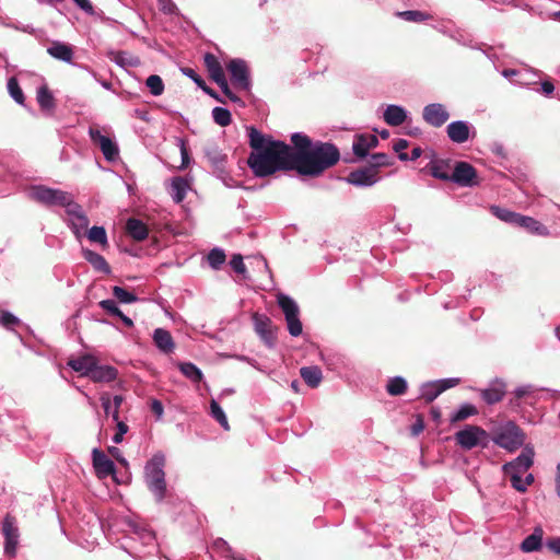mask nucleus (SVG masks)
I'll use <instances>...</instances> for the list:
<instances>
[{
	"label": "nucleus",
	"mask_w": 560,
	"mask_h": 560,
	"mask_svg": "<svg viewBox=\"0 0 560 560\" xmlns=\"http://www.w3.org/2000/svg\"><path fill=\"white\" fill-rule=\"evenodd\" d=\"M246 130L248 143L252 148L247 164L256 177L262 178L278 171L293 170L288 160L289 144L280 140H273L254 126L247 127Z\"/></svg>",
	"instance_id": "f257e3e1"
},
{
	"label": "nucleus",
	"mask_w": 560,
	"mask_h": 560,
	"mask_svg": "<svg viewBox=\"0 0 560 560\" xmlns=\"http://www.w3.org/2000/svg\"><path fill=\"white\" fill-rule=\"evenodd\" d=\"M30 196L33 200L48 207H63L69 217L68 226L77 238H80L82 233L88 229V215L83 211L82 207L73 200V196L70 192L44 185H37L31 189Z\"/></svg>",
	"instance_id": "f03ea898"
},
{
	"label": "nucleus",
	"mask_w": 560,
	"mask_h": 560,
	"mask_svg": "<svg viewBox=\"0 0 560 560\" xmlns=\"http://www.w3.org/2000/svg\"><path fill=\"white\" fill-rule=\"evenodd\" d=\"M339 159L340 152L335 144L316 141L307 152H301L300 160L294 164L293 170L300 175L318 176L336 165Z\"/></svg>",
	"instance_id": "7ed1b4c3"
},
{
	"label": "nucleus",
	"mask_w": 560,
	"mask_h": 560,
	"mask_svg": "<svg viewBox=\"0 0 560 560\" xmlns=\"http://www.w3.org/2000/svg\"><path fill=\"white\" fill-rule=\"evenodd\" d=\"M166 457L163 452H155L143 467V481L156 503L167 497L165 474Z\"/></svg>",
	"instance_id": "20e7f679"
},
{
	"label": "nucleus",
	"mask_w": 560,
	"mask_h": 560,
	"mask_svg": "<svg viewBox=\"0 0 560 560\" xmlns=\"http://www.w3.org/2000/svg\"><path fill=\"white\" fill-rule=\"evenodd\" d=\"M128 526V546L125 547L126 551L137 559H142L151 555L156 549V539L154 532L145 524L136 521L127 520Z\"/></svg>",
	"instance_id": "39448f33"
},
{
	"label": "nucleus",
	"mask_w": 560,
	"mask_h": 560,
	"mask_svg": "<svg viewBox=\"0 0 560 560\" xmlns=\"http://www.w3.org/2000/svg\"><path fill=\"white\" fill-rule=\"evenodd\" d=\"M495 445L509 453H514L525 446V432L512 420L505 421L499 425L490 438Z\"/></svg>",
	"instance_id": "423d86ee"
},
{
	"label": "nucleus",
	"mask_w": 560,
	"mask_h": 560,
	"mask_svg": "<svg viewBox=\"0 0 560 560\" xmlns=\"http://www.w3.org/2000/svg\"><path fill=\"white\" fill-rule=\"evenodd\" d=\"M455 440L464 450H472L477 446L486 448L490 443V435L481 427L467 424L455 433Z\"/></svg>",
	"instance_id": "0eeeda50"
},
{
	"label": "nucleus",
	"mask_w": 560,
	"mask_h": 560,
	"mask_svg": "<svg viewBox=\"0 0 560 560\" xmlns=\"http://www.w3.org/2000/svg\"><path fill=\"white\" fill-rule=\"evenodd\" d=\"M277 302L284 314L289 334L292 337L300 336L303 326L300 320V308L296 302L291 296L283 293L278 294Z\"/></svg>",
	"instance_id": "6e6552de"
},
{
	"label": "nucleus",
	"mask_w": 560,
	"mask_h": 560,
	"mask_svg": "<svg viewBox=\"0 0 560 560\" xmlns=\"http://www.w3.org/2000/svg\"><path fill=\"white\" fill-rule=\"evenodd\" d=\"M88 133L91 141L100 148L107 162L114 163L119 159V147L113 138L103 135L100 129L94 127H90Z\"/></svg>",
	"instance_id": "1a4fd4ad"
},
{
	"label": "nucleus",
	"mask_w": 560,
	"mask_h": 560,
	"mask_svg": "<svg viewBox=\"0 0 560 560\" xmlns=\"http://www.w3.org/2000/svg\"><path fill=\"white\" fill-rule=\"evenodd\" d=\"M534 456V447L530 444H527L524 446L522 453L517 457L503 464L502 471L505 476L513 474H524L533 466Z\"/></svg>",
	"instance_id": "9d476101"
},
{
	"label": "nucleus",
	"mask_w": 560,
	"mask_h": 560,
	"mask_svg": "<svg viewBox=\"0 0 560 560\" xmlns=\"http://www.w3.org/2000/svg\"><path fill=\"white\" fill-rule=\"evenodd\" d=\"M343 180L360 188L372 187L380 180L378 170L370 166L358 168L351 171Z\"/></svg>",
	"instance_id": "9b49d317"
},
{
	"label": "nucleus",
	"mask_w": 560,
	"mask_h": 560,
	"mask_svg": "<svg viewBox=\"0 0 560 560\" xmlns=\"http://www.w3.org/2000/svg\"><path fill=\"white\" fill-rule=\"evenodd\" d=\"M228 70L231 75L232 83L241 90L249 91L252 86L249 70L247 63L243 59H232L228 63Z\"/></svg>",
	"instance_id": "f8f14e48"
},
{
	"label": "nucleus",
	"mask_w": 560,
	"mask_h": 560,
	"mask_svg": "<svg viewBox=\"0 0 560 560\" xmlns=\"http://www.w3.org/2000/svg\"><path fill=\"white\" fill-rule=\"evenodd\" d=\"M537 390L538 388L533 384L520 385L513 390V397L510 399L509 405L513 410L521 411L523 404L522 400L524 399L525 404L530 407H535L538 400Z\"/></svg>",
	"instance_id": "ddd939ff"
},
{
	"label": "nucleus",
	"mask_w": 560,
	"mask_h": 560,
	"mask_svg": "<svg viewBox=\"0 0 560 560\" xmlns=\"http://www.w3.org/2000/svg\"><path fill=\"white\" fill-rule=\"evenodd\" d=\"M2 535L4 537V552L9 557H14L19 545L20 533L15 518L5 515L2 521Z\"/></svg>",
	"instance_id": "4468645a"
},
{
	"label": "nucleus",
	"mask_w": 560,
	"mask_h": 560,
	"mask_svg": "<svg viewBox=\"0 0 560 560\" xmlns=\"http://www.w3.org/2000/svg\"><path fill=\"white\" fill-rule=\"evenodd\" d=\"M452 183L462 187H472L478 184L475 167L467 162H457L452 172Z\"/></svg>",
	"instance_id": "2eb2a0df"
},
{
	"label": "nucleus",
	"mask_w": 560,
	"mask_h": 560,
	"mask_svg": "<svg viewBox=\"0 0 560 560\" xmlns=\"http://www.w3.org/2000/svg\"><path fill=\"white\" fill-rule=\"evenodd\" d=\"M505 393L506 383L499 377L491 380L486 388L479 389L481 399L489 406L500 402Z\"/></svg>",
	"instance_id": "dca6fc26"
},
{
	"label": "nucleus",
	"mask_w": 560,
	"mask_h": 560,
	"mask_svg": "<svg viewBox=\"0 0 560 560\" xmlns=\"http://www.w3.org/2000/svg\"><path fill=\"white\" fill-rule=\"evenodd\" d=\"M423 120L435 128L442 127L450 118L446 107L441 103H431L423 107Z\"/></svg>",
	"instance_id": "f3484780"
},
{
	"label": "nucleus",
	"mask_w": 560,
	"mask_h": 560,
	"mask_svg": "<svg viewBox=\"0 0 560 560\" xmlns=\"http://www.w3.org/2000/svg\"><path fill=\"white\" fill-rule=\"evenodd\" d=\"M291 142L293 143V148L289 145V156L288 160L294 168V164L300 160V154L307 152L313 145L311 138L303 132H294L291 136Z\"/></svg>",
	"instance_id": "a211bd4d"
},
{
	"label": "nucleus",
	"mask_w": 560,
	"mask_h": 560,
	"mask_svg": "<svg viewBox=\"0 0 560 560\" xmlns=\"http://www.w3.org/2000/svg\"><path fill=\"white\" fill-rule=\"evenodd\" d=\"M253 323L256 334L269 347L275 346L276 336L272 331L271 320L268 316L255 313L253 315Z\"/></svg>",
	"instance_id": "6ab92c4d"
},
{
	"label": "nucleus",
	"mask_w": 560,
	"mask_h": 560,
	"mask_svg": "<svg viewBox=\"0 0 560 560\" xmlns=\"http://www.w3.org/2000/svg\"><path fill=\"white\" fill-rule=\"evenodd\" d=\"M93 466L98 477L104 478L115 474L116 466L114 462L108 458L104 452L98 448L92 451Z\"/></svg>",
	"instance_id": "aec40b11"
},
{
	"label": "nucleus",
	"mask_w": 560,
	"mask_h": 560,
	"mask_svg": "<svg viewBox=\"0 0 560 560\" xmlns=\"http://www.w3.org/2000/svg\"><path fill=\"white\" fill-rule=\"evenodd\" d=\"M447 137L454 143H464L470 138V125L466 120H455L447 125Z\"/></svg>",
	"instance_id": "412c9836"
},
{
	"label": "nucleus",
	"mask_w": 560,
	"mask_h": 560,
	"mask_svg": "<svg viewBox=\"0 0 560 560\" xmlns=\"http://www.w3.org/2000/svg\"><path fill=\"white\" fill-rule=\"evenodd\" d=\"M205 156L207 158L214 172L219 173L220 175L225 172L228 156L217 145L211 144L206 147Z\"/></svg>",
	"instance_id": "4be33fe9"
},
{
	"label": "nucleus",
	"mask_w": 560,
	"mask_h": 560,
	"mask_svg": "<svg viewBox=\"0 0 560 560\" xmlns=\"http://www.w3.org/2000/svg\"><path fill=\"white\" fill-rule=\"evenodd\" d=\"M97 362V359L91 354H85L75 359H71L68 365L75 372L80 373L81 376H91L93 369Z\"/></svg>",
	"instance_id": "5701e85b"
},
{
	"label": "nucleus",
	"mask_w": 560,
	"mask_h": 560,
	"mask_svg": "<svg viewBox=\"0 0 560 560\" xmlns=\"http://www.w3.org/2000/svg\"><path fill=\"white\" fill-rule=\"evenodd\" d=\"M516 226L522 228L528 233L537 236H548L550 233L548 228L541 222L532 217L523 214H520Z\"/></svg>",
	"instance_id": "b1692460"
},
{
	"label": "nucleus",
	"mask_w": 560,
	"mask_h": 560,
	"mask_svg": "<svg viewBox=\"0 0 560 560\" xmlns=\"http://www.w3.org/2000/svg\"><path fill=\"white\" fill-rule=\"evenodd\" d=\"M378 143V139L374 135H360L355 137L352 150L358 158H365L369 150L375 148Z\"/></svg>",
	"instance_id": "393cba45"
},
{
	"label": "nucleus",
	"mask_w": 560,
	"mask_h": 560,
	"mask_svg": "<svg viewBox=\"0 0 560 560\" xmlns=\"http://www.w3.org/2000/svg\"><path fill=\"white\" fill-rule=\"evenodd\" d=\"M118 371L113 365L107 364H98V361L96 362L93 372L90 376V380L94 383H109L117 378Z\"/></svg>",
	"instance_id": "a878e982"
},
{
	"label": "nucleus",
	"mask_w": 560,
	"mask_h": 560,
	"mask_svg": "<svg viewBox=\"0 0 560 560\" xmlns=\"http://www.w3.org/2000/svg\"><path fill=\"white\" fill-rule=\"evenodd\" d=\"M153 340L156 348L165 354L172 353L175 349L171 332L164 328H156L153 331Z\"/></svg>",
	"instance_id": "bb28decb"
},
{
	"label": "nucleus",
	"mask_w": 560,
	"mask_h": 560,
	"mask_svg": "<svg viewBox=\"0 0 560 560\" xmlns=\"http://www.w3.org/2000/svg\"><path fill=\"white\" fill-rule=\"evenodd\" d=\"M407 116L408 113L402 106L392 104L384 110L383 118L387 125L396 127L402 125Z\"/></svg>",
	"instance_id": "cd10ccee"
},
{
	"label": "nucleus",
	"mask_w": 560,
	"mask_h": 560,
	"mask_svg": "<svg viewBox=\"0 0 560 560\" xmlns=\"http://www.w3.org/2000/svg\"><path fill=\"white\" fill-rule=\"evenodd\" d=\"M47 52L55 59L72 63L73 50L68 44L58 40L54 42L51 46L47 48Z\"/></svg>",
	"instance_id": "c85d7f7f"
},
{
	"label": "nucleus",
	"mask_w": 560,
	"mask_h": 560,
	"mask_svg": "<svg viewBox=\"0 0 560 560\" xmlns=\"http://www.w3.org/2000/svg\"><path fill=\"white\" fill-rule=\"evenodd\" d=\"M82 255L84 257V259L96 270V271H100V272H103L105 275H109L110 273V267L109 265L107 264V261L105 260V258L92 250V249H89V248H83L82 249Z\"/></svg>",
	"instance_id": "c756f323"
},
{
	"label": "nucleus",
	"mask_w": 560,
	"mask_h": 560,
	"mask_svg": "<svg viewBox=\"0 0 560 560\" xmlns=\"http://www.w3.org/2000/svg\"><path fill=\"white\" fill-rule=\"evenodd\" d=\"M300 375L311 388L318 387L323 380L322 370L317 365L301 368Z\"/></svg>",
	"instance_id": "7c9ffc66"
},
{
	"label": "nucleus",
	"mask_w": 560,
	"mask_h": 560,
	"mask_svg": "<svg viewBox=\"0 0 560 560\" xmlns=\"http://www.w3.org/2000/svg\"><path fill=\"white\" fill-rule=\"evenodd\" d=\"M36 100L42 110L51 113L56 108L54 94L46 84L37 89Z\"/></svg>",
	"instance_id": "2f4dec72"
},
{
	"label": "nucleus",
	"mask_w": 560,
	"mask_h": 560,
	"mask_svg": "<svg viewBox=\"0 0 560 560\" xmlns=\"http://www.w3.org/2000/svg\"><path fill=\"white\" fill-rule=\"evenodd\" d=\"M108 56H110V60L114 61L120 68H135L140 65V59L128 51H110Z\"/></svg>",
	"instance_id": "473e14b6"
},
{
	"label": "nucleus",
	"mask_w": 560,
	"mask_h": 560,
	"mask_svg": "<svg viewBox=\"0 0 560 560\" xmlns=\"http://www.w3.org/2000/svg\"><path fill=\"white\" fill-rule=\"evenodd\" d=\"M126 229L128 234L136 241H143L148 237L147 225L139 219L130 218L127 220Z\"/></svg>",
	"instance_id": "72a5a7b5"
},
{
	"label": "nucleus",
	"mask_w": 560,
	"mask_h": 560,
	"mask_svg": "<svg viewBox=\"0 0 560 560\" xmlns=\"http://www.w3.org/2000/svg\"><path fill=\"white\" fill-rule=\"evenodd\" d=\"M188 183L183 177H175L171 183V196L176 203L182 202L187 194Z\"/></svg>",
	"instance_id": "f704fd0d"
},
{
	"label": "nucleus",
	"mask_w": 560,
	"mask_h": 560,
	"mask_svg": "<svg viewBox=\"0 0 560 560\" xmlns=\"http://www.w3.org/2000/svg\"><path fill=\"white\" fill-rule=\"evenodd\" d=\"M203 59H205V65L207 67L209 75L213 81H217L218 79L225 75L220 61L213 54L207 52L205 55Z\"/></svg>",
	"instance_id": "c9c22d12"
},
{
	"label": "nucleus",
	"mask_w": 560,
	"mask_h": 560,
	"mask_svg": "<svg viewBox=\"0 0 560 560\" xmlns=\"http://www.w3.org/2000/svg\"><path fill=\"white\" fill-rule=\"evenodd\" d=\"M442 394L436 381H429L420 386V398L427 402H432Z\"/></svg>",
	"instance_id": "e433bc0d"
},
{
	"label": "nucleus",
	"mask_w": 560,
	"mask_h": 560,
	"mask_svg": "<svg viewBox=\"0 0 560 560\" xmlns=\"http://www.w3.org/2000/svg\"><path fill=\"white\" fill-rule=\"evenodd\" d=\"M491 213L498 218L499 220L515 225L517 224L518 218L521 213L498 207V206H491L490 208Z\"/></svg>",
	"instance_id": "4c0bfd02"
},
{
	"label": "nucleus",
	"mask_w": 560,
	"mask_h": 560,
	"mask_svg": "<svg viewBox=\"0 0 560 560\" xmlns=\"http://www.w3.org/2000/svg\"><path fill=\"white\" fill-rule=\"evenodd\" d=\"M478 413L477 408L469 402H464L459 406V408L452 412L450 420L451 422H459L463 421L471 416H475Z\"/></svg>",
	"instance_id": "58836bf2"
},
{
	"label": "nucleus",
	"mask_w": 560,
	"mask_h": 560,
	"mask_svg": "<svg viewBox=\"0 0 560 560\" xmlns=\"http://www.w3.org/2000/svg\"><path fill=\"white\" fill-rule=\"evenodd\" d=\"M407 381L402 376L390 377L386 384V390L390 396H400L406 393Z\"/></svg>",
	"instance_id": "ea45409f"
},
{
	"label": "nucleus",
	"mask_w": 560,
	"mask_h": 560,
	"mask_svg": "<svg viewBox=\"0 0 560 560\" xmlns=\"http://www.w3.org/2000/svg\"><path fill=\"white\" fill-rule=\"evenodd\" d=\"M541 547V529H536L532 535L527 536L521 544L524 552H534Z\"/></svg>",
	"instance_id": "a19ab883"
},
{
	"label": "nucleus",
	"mask_w": 560,
	"mask_h": 560,
	"mask_svg": "<svg viewBox=\"0 0 560 560\" xmlns=\"http://www.w3.org/2000/svg\"><path fill=\"white\" fill-rule=\"evenodd\" d=\"M178 368L179 371L194 383L200 382L203 377L201 370L191 362H180Z\"/></svg>",
	"instance_id": "79ce46f5"
},
{
	"label": "nucleus",
	"mask_w": 560,
	"mask_h": 560,
	"mask_svg": "<svg viewBox=\"0 0 560 560\" xmlns=\"http://www.w3.org/2000/svg\"><path fill=\"white\" fill-rule=\"evenodd\" d=\"M210 416L219 422L224 431L230 430V424L228 421V417L224 410L221 408L219 402L215 399H211L210 401Z\"/></svg>",
	"instance_id": "37998d69"
},
{
	"label": "nucleus",
	"mask_w": 560,
	"mask_h": 560,
	"mask_svg": "<svg viewBox=\"0 0 560 560\" xmlns=\"http://www.w3.org/2000/svg\"><path fill=\"white\" fill-rule=\"evenodd\" d=\"M122 402L124 397L121 395L114 396L115 410L112 412V419L116 422L117 432L125 435L128 432L129 427L124 421L119 420V408Z\"/></svg>",
	"instance_id": "c03bdc74"
},
{
	"label": "nucleus",
	"mask_w": 560,
	"mask_h": 560,
	"mask_svg": "<svg viewBox=\"0 0 560 560\" xmlns=\"http://www.w3.org/2000/svg\"><path fill=\"white\" fill-rule=\"evenodd\" d=\"M225 259H226V255H225L224 250L219 247L212 248L207 255L208 265L213 270H219L222 267V265L225 262Z\"/></svg>",
	"instance_id": "a18cd8bd"
},
{
	"label": "nucleus",
	"mask_w": 560,
	"mask_h": 560,
	"mask_svg": "<svg viewBox=\"0 0 560 560\" xmlns=\"http://www.w3.org/2000/svg\"><path fill=\"white\" fill-rule=\"evenodd\" d=\"M8 92L10 96L19 104L24 105L25 97L22 89L20 88L19 81L15 77H11L7 83Z\"/></svg>",
	"instance_id": "49530a36"
},
{
	"label": "nucleus",
	"mask_w": 560,
	"mask_h": 560,
	"mask_svg": "<svg viewBox=\"0 0 560 560\" xmlns=\"http://www.w3.org/2000/svg\"><path fill=\"white\" fill-rule=\"evenodd\" d=\"M212 118L214 122L221 127H226L232 121V115L225 107L217 106L212 109Z\"/></svg>",
	"instance_id": "de8ad7c7"
},
{
	"label": "nucleus",
	"mask_w": 560,
	"mask_h": 560,
	"mask_svg": "<svg viewBox=\"0 0 560 560\" xmlns=\"http://www.w3.org/2000/svg\"><path fill=\"white\" fill-rule=\"evenodd\" d=\"M88 238L91 242L97 243L102 246H106L108 244L106 230L103 226H92L88 232Z\"/></svg>",
	"instance_id": "09e8293b"
},
{
	"label": "nucleus",
	"mask_w": 560,
	"mask_h": 560,
	"mask_svg": "<svg viewBox=\"0 0 560 560\" xmlns=\"http://www.w3.org/2000/svg\"><path fill=\"white\" fill-rule=\"evenodd\" d=\"M145 85L154 96H160L164 92L163 80L158 74L149 75L145 80Z\"/></svg>",
	"instance_id": "8fccbe9b"
},
{
	"label": "nucleus",
	"mask_w": 560,
	"mask_h": 560,
	"mask_svg": "<svg viewBox=\"0 0 560 560\" xmlns=\"http://www.w3.org/2000/svg\"><path fill=\"white\" fill-rule=\"evenodd\" d=\"M396 15L405 21L416 23L423 22L429 19V14L418 10L399 11Z\"/></svg>",
	"instance_id": "3c124183"
},
{
	"label": "nucleus",
	"mask_w": 560,
	"mask_h": 560,
	"mask_svg": "<svg viewBox=\"0 0 560 560\" xmlns=\"http://www.w3.org/2000/svg\"><path fill=\"white\" fill-rule=\"evenodd\" d=\"M113 295L120 302V303H124V304H131V303H135L138 301V298L136 294H133L132 292H129L127 290H125L124 288L119 287V285H115L113 288Z\"/></svg>",
	"instance_id": "603ef678"
},
{
	"label": "nucleus",
	"mask_w": 560,
	"mask_h": 560,
	"mask_svg": "<svg viewBox=\"0 0 560 560\" xmlns=\"http://www.w3.org/2000/svg\"><path fill=\"white\" fill-rule=\"evenodd\" d=\"M501 74L502 77H504L505 79H508L509 81L515 83V84H527L528 82L525 81V79L523 78L524 74L520 71V70H516V69H504L501 71Z\"/></svg>",
	"instance_id": "864d4df0"
},
{
	"label": "nucleus",
	"mask_w": 560,
	"mask_h": 560,
	"mask_svg": "<svg viewBox=\"0 0 560 560\" xmlns=\"http://www.w3.org/2000/svg\"><path fill=\"white\" fill-rule=\"evenodd\" d=\"M215 545L228 560H246L242 555H236L225 540L219 539Z\"/></svg>",
	"instance_id": "5fc2aeb1"
},
{
	"label": "nucleus",
	"mask_w": 560,
	"mask_h": 560,
	"mask_svg": "<svg viewBox=\"0 0 560 560\" xmlns=\"http://www.w3.org/2000/svg\"><path fill=\"white\" fill-rule=\"evenodd\" d=\"M431 175L438 179L452 182V173L450 174L447 167L443 164H434L431 167Z\"/></svg>",
	"instance_id": "6e6d98bb"
},
{
	"label": "nucleus",
	"mask_w": 560,
	"mask_h": 560,
	"mask_svg": "<svg viewBox=\"0 0 560 560\" xmlns=\"http://www.w3.org/2000/svg\"><path fill=\"white\" fill-rule=\"evenodd\" d=\"M176 144L180 151L182 165L180 168H186L190 163V156L188 153L187 144L184 138H176Z\"/></svg>",
	"instance_id": "4d7b16f0"
},
{
	"label": "nucleus",
	"mask_w": 560,
	"mask_h": 560,
	"mask_svg": "<svg viewBox=\"0 0 560 560\" xmlns=\"http://www.w3.org/2000/svg\"><path fill=\"white\" fill-rule=\"evenodd\" d=\"M98 305L101 308H103L104 311L108 312L109 314H112L116 317L118 315H120V313H121L120 308L117 306V303L114 300H110V299L103 300L98 303Z\"/></svg>",
	"instance_id": "13d9d810"
},
{
	"label": "nucleus",
	"mask_w": 560,
	"mask_h": 560,
	"mask_svg": "<svg viewBox=\"0 0 560 560\" xmlns=\"http://www.w3.org/2000/svg\"><path fill=\"white\" fill-rule=\"evenodd\" d=\"M20 319L10 312H2L0 314V324L5 328H12L18 325Z\"/></svg>",
	"instance_id": "bf43d9fd"
},
{
	"label": "nucleus",
	"mask_w": 560,
	"mask_h": 560,
	"mask_svg": "<svg viewBox=\"0 0 560 560\" xmlns=\"http://www.w3.org/2000/svg\"><path fill=\"white\" fill-rule=\"evenodd\" d=\"M231 268L240 275H244L246 272V267L243 261V257L240 254H235L232 256L230 260Z\"/></svg>",
	"instance_id": "052dcab7"
},
{
	"label": "nucleus",
	"mask_w": 560,
	"mask_h": 560,
	"mask_svg": "<svg viewBox=\"0 0 560 560\" xmlns=\"http://www.w3.org/2000/svg\"><path fill=\"white\" fill-rule=\"evenodd\" d=\"M100 400L104 409V412L107 416H112L113 410H115L114 398L112 399L108 393H103L100 397Z\"/></svg>",
	"instance_id": "680f3d73"
},
{
	"label": "nucleus",
	"mask_w": 560,
	"mask_h": 560,
	"mask_svg": "<svg viewBox=\"0 0 560 560\" xmlns=\"http://www.w3.org/2000/svg\"><path fill=\"white\" fill-rule=\"evenodd\" d=\"M158 2H159V9L164 14L172 15V14H176L177 13V7L173 2V0H158Z\"/></svg>",
	"instance_id": "e2e57ef3"
},
{
	"label": "nucleus",
	"mask_w": 560,
	"mask_h": 560,
	"mask_svg": "<svg viewBox=\"0 0 560 560\" xmlns=\"http://www.w3.org/2000/svg\"><path fill=\"white\" fill-rule=\"evenodd\" d=\"M523 474H513L508 476L511 481V486L518 492H525L524 478H522Z\"/></svg>",
	"instance_id": "0e129e2a"
},
{
	"label": "nucleus",
	"mask_w": 560,
	"mask_h": 560,
	"mask_svg": "<svg viewBox=\"0 0 560 560\" xmlns=\"http://www.w3.org/2000/svg\"><path fill=\"white\" fill-rule=\"evenodd\" d=\"M459 381L460 380L458 377H448V378H443V380H436L442 393L448 388H452V387H455L456 385H458Z\"/></svg>",
	"instance_id": "69168bd1"
},
{
	"label": "nucleus",
	"mask_w": 560,
	"mask_h": 560,
	"mask_svg": "<svg viewBox=\"0 0 560 560\" xmlns=\"http://www.w3.org/2000/svg\"><path fill=\"white\" fill-rule=\"evenodd\" d=\"M183 73L190 78L199 88H203V79L191 68L182 69Z\"/></svg>",
	"instance_id": "338daca9"
},
{
	"label": "nucleus",
	"mask_w": 560,
	"mask_h": 560,
	"mask_svg": "<svg viewBox=\"0 0 560 560\" xmlns=\"http://www.w3.org/2000/svg\"><path fill=\"white\" fill-rule=\"evenodd\" d=\"M388 156L385 153H375L372 155V164L370 167H377L387 165Z\"/></svg>",
	"instance_id": "774afa93"
}]
</instances>
